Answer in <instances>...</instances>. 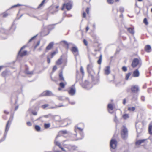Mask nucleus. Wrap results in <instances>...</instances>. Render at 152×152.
<instances>
[{"label":"nucleus","mask_w":152,"mask_h":152,"mask_svg":"<svg viewBox=\"0 0 152 152\" xmlns=\"http://www.w3.org/2000/svg\"><path fill=\"white\" fill-rule=\"evenodd\" d=\"M11 121L10 120H8L6 124L5 133L4 134V137L1 139L0 140V142H2L4 141L6 138L7 132L9 130L10 127V125L11 124Z\"/></svg>","instance_id":"1"},{"label":"nucleus","mask_w":152,"mask_h":152,"mask_svg":"<svg viewBox=\"0 0 152 152\" xmlns=\"http://www.w3.org/2000/svg\"><path fill=\"white\" fill-rule=\"evenodd\" d=\"M123 129L122 130L121 132L122 138L124 139H126L128 137V130L127 129L125 126H123Z\"/></svg>","instance_id":"2"},{"label":"nucleus","mask_w":152,"mask_h":152,"mask_svg":"<svg viewBox=\"0 0 152 152\" xmlns=\"http://www.w3.org/2000/svg\"><path fill=\"white\" fill-rule=\"evenodd\" d=\"M71 50L76 59V57L79 56V50L75 46L72 47Z\"/></svg>","instance_id":"3"},{"label":"nucleus","mask_w":152,"mask_h":152,"mask_svg":"<svg viewBox=\"0 0 152 152\" xmlns=\"http://www.w3.org/2000/svg\"><path fill=\"white\" fill-rule=\"evenodd\" d=\"M77 147L75 145H68L65 146V148L68 149V151L73 152L75 150Z\"/></svg>","instance_id":"4"},{"label":"nucleus","mask_w":152,"mask_h":152,"mask_svg":"<svg viewBox=\"0 0 152 152\" xmlns=\"http://www.w3.org/2000/svg\"><path fill=\"white\" fill-rule=\"evenodd\" d=\"M93 65L92 63H90L87 66V70L88 72L90 74H91L93 73H94V72L93 69Z\"/></svg>","instance_id":"5"},{"label":"nucleus","mask_w":152,"mask_h":152,"mask_svg":"<svg viewBox=\"0 0 152 152\" xmlns=\"http://www.w3.org/2000/svg\"><path fill=\"white\" fill-rule=\"evenodd\" d=\"M82 86L83 88L88 90L90 89L92 87V84L87 80L85 81Z\"/></svg>","instance_id":"6"},{"label":"nucleus","mask_w":152,"mask_h":152,"mask_svg":"<svg viewBox=\"0 0 152 152\" xmlns=\"http://www.w3.org/2000/svg\"><path fill=\"white\" fill-rule=\"evenodd\" d=\"M117 142L115 139H112L110 141V147L111 148L115 149L117 146Z\"/></svg>","instance_id":"7"},{"label":"nucleus","mask_w":152,"mask_h":152,"mask_svg":"<svg viewBox=\"0 0 152 152\" xmlns=\"http://www.w3.org/2000/svg\"><path fill=\"white\" fill-rule=\"evenodd\" d=\"M139 60L137 58H135L132 61L131 66L133 68H134L139 64Z\"/></svg>","instance_id":"8"},{"label":"nucleus","mask_w":152,"mask_h":152,"mask_svg":"<svg viewBox=\"0 0 152 152\" xmlns=\"http://www.w3.org/2000/svg\"><path fill=\"white\" fill-rule=\"evenodd\" d=\"M131 91L134 93H137L140 91L139 87L137 85L133 86H132L131 88Z\"/></svg>","instance_id":"9"},{"label":"nucleus","mask_w":152,"mask_h":152,"mask_svg":"<svg viewBox=\"0 0 152 152\" xmlns=\"http://www.w3.org/2000/svg\"><path fill=\"white\" fill-rule=\"evenodd\" d=\"M63 7H65L67 10H69L72 7V2H70L63 4Z\"/></svg>","instance_id":"10"},{"label":"nucleus","mask_w":152,"mask_h":152,"mask_svg":"<svg viewBox=\"0 0 152 152\" xmlns=\"http://www.w3.org/2000/svg\"><path fill=\"white\" fill-rule=\"evenodd\" d=\"M27 47V45H25L24 46H23L20 50V51H19L18 53V55H20L22 57L26 55L27 53V51H24L23 52V53H21V50H22L23 49H24L25 47Z\"/></svg>","instance_id":"11"},{"label":"nucleus","mask_w":152,"mask_h":152,"mask_svg":"<svg viewBox=\"0 0 152 152\" xmlns=\"http://www.w3.org/2000/svg\"><path fill=\"white\" fill-rule=\"evenodd\" d=\"M107 107L108 109V111L110 113H112L113 112V110L114 108L113 105L111 104H109L107 105Z\"/></svg>","instance_id":"12"},{"label":"nucleus","mask_w":152,"mask_h":152,"mask_svg":"<svg viewBox=\"0 0 152 152\" xmlns=\"http://www.w3.org/2000/svg\"><path fill=\"white\" fill-rule=\"evenodd\" d=\"M75 88L73 87H71L70 88V90L69 91V94H70L71 95H74L75 94Z\"/></svg>","instance_id":"13"},{"label":"nucleus","mask_w":152,"mask_h":152,"mask_svg":"<svg viewBox=\"0 0 152 152\" xmlns=\"http://www.w3.org/2000/svg\"><path fill=\"white\" fill-rule=\"evenodd\" d=\"M140 75V73L139 71L137 69H136L134 71L132 74V76L134 77H138Z\"/></svg>","instance_id":"14"},{"label":"nucleus","mask_w":152,"mask_h":152,"mask_svg":"<svg viewBox=\"0 0 152 152\" xmlns=\"http://www.w3.org/2000/svg\"><path fill=\"white\" fill-rule=\"evenodd\" d=\"M41 95H53V94L51 91L47 90L43 92Z\"/></svg>","instance_id":"15"},{"label":"nucleus","mask_w":152,"mask_h":152,"mask_svg":"<svg viewBox=\"0 0 152 152\" xmlns=\"http://www.w3.org/2000/svg\"><path fill=\"white\" fill-rule=\"evenodd\" d=\"M110 72V68L109 66H107L104 69V73L105 74L108 75L109 74Z\"/></svg>","instance_id":"16"},{"label":"nucleus","mask_w":152,"mask_h":152,"mask_svg":"<svg viewBox=\"0 0 152 152\" xmlns=\"http://www.w3.org/2000/svg\"><path fill=\"white\" fill-rule=\"evenodd\" d=\"M53 42H51L50 43L48 46L46 48L45 51L46 52L47 50H49L51 49L53 45Z\"/></svg>","instance_id":"17"},{"label":"nucleus","mask_w":152,"mask_h":152,"mask_svg":"<svg viewBox=\"0 0 152 152\" xmlns=\"http://www.w3.org/2000/svg\"><path fill=\"white\" fill-rule=\"evenodd\" d=\"M59 78L60 81H64V79L63 77L62 72H61L59 75Z\"/></svg>","instance_id":"18"},{"label":"nucleus","mask_w":152,"mask_h":152,"mask_svg":"<svg viewBox=\"0 0 152 152\" xmlns=\"http://www.w3.org/2000/svg\"><path fill=\"white\" fill-rule=\"evenodd\" d=\"M58 99L61 101L67 100L68 98L64 96H60L58 97Z\"/></svg>","instance_id":"19"},{"label":"nucleus","mask_w":152,"mask_h":152,"mask_svg":"<svg viewBox=\"0 0 152 152\" xmlns=\"http://www.w3.org/2000/svg\"><path fill=\"white\" fill-rule=\"evenodd\" d=\"M145 49L146 52H150L151 50V47L149 45H147L145 46Z\"/></svg>","instance_id":"20"},{"label":"nucleus","mask_w":152,"mask_h":152,"mask_svg":"<svg viewBox=\"0 0 152 152\" xmlns=\"http://www.w3.org/2000/svg\"><path fill=\"white\" fill-rule=\"evenodd\" d=\"M146 140V139H142L139 140L135 142V144L136 145H139L142 143L144 142L145 140Z\"/></svg>","instance_id":"21"},{"label":"nucleus","mask_w":152,"mask_h":152,"mask_svg":"<svg viewBox=\"0 0 152 152\" xmlns=\"http://www.w3.org/2000/svg\"><path fill=\"white\" fill-rule=\"evenodd\" d=\"M51 115L50 114H49L48 115H45L44 116H42L41 117H39L38 118L37 120H40L42 121H43V120H42L41 119L42 118H49L50 116H51Z\"/></svg>","instance_id":"22"},{"label":"nucleus","mask_w":152,"mask_h":152,"mask_svg":"<svg viewBox=\"0 0 152 152\" xmlns=\"http://www.w3.org/2000/svg\"><path fill=\"white\" fill-rule=\"evenodd\" d=\"M59 137L58 135H57L56 137L55 140H54V142L55 143V144L56 145V146H57L59 147L61 146V143L58 141H56V139L57 138Z\"/></svg>","instance_id":"23"},{"label":"nucleus","mask_w":152,"mask_h":152,"mask_svg":"<svg viewBox=\"0 0 152 152\" xmlns=\"http://www.w3.org/2000/svg\"><path fill=\"white\" fill-rule=\"evenodd\" d=\"M114 121L116 123V127L118 125V124L119 123V122L115 114V117L114 118Z\"/></svg>","instance_id":"24"},{"label":"nucleus","mask_w":152,"mask_h":152,"mask_svg":"<svg viewBox=\"0 0 152 152\" xmlns=\"http://www.w3.org/2000/svg\"><path fill=\"white\" fill-rule=\"evenodd\" d=\"M60 44L61 45H70L71 44L72 45H74L72 43H68V42L66 41H62L61 42H60Z\"/></svg>","instance_id":"25"},{"label":"nucleus","mask_w":152,"mask_h":152,"mask_svg":"<svg viewBox=\"0 0 152 152\" xmlns=\"http://www.w3.org/2000/svg\"><path fill=\"white\" fill-rule=\"evenodd\" d=\"M62 57L61 56L60 58L56 61V64L57 65H60L62 63Z\"/></svg>","instance_id":"26"},{"label":"nucleus","mask_w":152,"mask_h":152,"mask_svg":"<svg viewBox=\"0 0 152 152\" xmlns=\"http://www.w3.org/2000/svg\"><path fill=\"white\" fill-rule=\"evenodd\" d=\"M25 72L26 73L29 75H32L33 74V71H29L28 68H26V69Z\"/></svg>","instance_id":"27"},{"label":"nucleus","mask_w":152,"mask_h":152,"mask_svg":"<svg viewBox=\"0 0 152 152\" xmlns=\"http://www.w3.org/2000/svg\"><path fill=\"white\" fill-rule=\"evenodd\" d=\"M127 29L128 31H129L130 33L132 34H134V32L133 28H127Z\"/></svg>","instance_id":"28"},{"label":"nucleus","mask_w":152,"mask_h":152,"mask_svg":"<svg viewBox=\"0 0 152 152\" xmlns=\"http://www.w3.org/2000/svg\"><path fill=\"white\" fill-rule=\"evenodd\" d=\"M35 130L37 132H39L41 130V127L38 125H35L34 126Z\"/></svg>","instance_id":"29"},{"label":"nucleus","mask_w":152,"mask_h":152,"mask_svg":"<svg viewBox=\"0 0 152 152\" xmlns=\"http://www.w3.org/2000/svg\"><path fill=\"white\" fill-rule=\"evenodd\" d=\"M54 119L56 121L58 122H60L61 121V117L59 116L58 115L55 116V117H54Z\"/></svg>","instance_id":"30"},{"label":"nucleus","mask_w":152,"mask_h":152,"mask_svg":"<svg viewBox=\"0 0 152 152\" xmlns=\"http://www.w3.org/2000/svg\"><path fill=\"white\" fill-rule=\"evenodd\" d=\"M64 106V105H56V106L54 107H48V108H49V109H55V108H57L61 107Z\"/></svg>","instance_id":"31"},{"label":"nucleus","mask_w":152,"mask_h":152,"mask_svg":"<svg viewBox=\"0 0 152 152\" xmlns=\"http://www.w3.org/2000/svg\"><path fill=\"white\" fill-rule=\"evenodd\" d=\"M102 58V54H100L99 59L97 61V63L99 64H100L101 63Z\"/></svg>","instance_id":"32"},{"label":"nucleus","mask_w":152,"mask_h":152,"mask_svg":"<svg viewBox=\"0 0 152 152\" xmlns=\"http://www.w3.org/2000/svg\"><path fill=\"white\" fill-rule=\"evenodd\" d=\"M131 75V72H129L126 74V76L125 80H127L129 79V77Z\"/></svg>","instance_id":"33"},{"label":"nucleus","mask_w":152,"mask_h":152,"mask_svg":"<svg viewBox=\"0 0 152 152\" xmlns=\"http://www.w3.org/2000/svg\"><path fill=\"white\" fill-rule=\"evenodd\" d=\"M148 131L150 134H152V125H149L148 128Z\"/></svg>","instance_id":"34"},{"label":"nucleus","mask_w":152,"mask_h":152,"mask_svg":"<svg viewBox=\"0 0 152 152\" xmlns=\"http://www.w3.org/2000/svg\"><path fill=\"white\" fill-rule=\"evenodd\" d=\"M135 108L134 107H129L128 108V110L129 111H134L135 110Z\"/></svg>","instance_id":"35"},{"label":"nucleus","mask_w":152,"mask_h":152,"mask_svg":"<svg viewBox=\"0 0 152 152\" xmlns=\"http://www.w3.org/2000/svg\"><path fill=\"white\" fill-rule=\"evenodd\" d=\"M44 126L45 128H48L50 126V123L45 124L44 125Z\"/></svg>","instance_id":"36"},{"label":"nucleus","mask_w":152,"mask_h":152,"mask_svg":"<svg viewBox=\"0 0 152 152\" xmlns=\"http://www.w3.org/2000/svg\"><path fill=\"white\" fill-rule=\"evenodd\" d=\"M49 104H45L42 105L41 106V107L43 109H45L46 107H48Z\"/></svg>","instance_id":"37"},{"label":"nucleus","mask_w":152,"mask_h":152,"mask_svg":"<svg viewBox=\"0 0 152 152\" xmlns=\"http://www.w3.org/2000/svg\"><path fill=\"white\" fill-rule=\"evenodd\" d=\"M123 118L124 119H126L127 118H129V115L128 114H124L123 115Z\"/></svg>","instance_id":"38"},{"label":"nucleus","mask_w":152,"mask_h":152,"mask_svg":"<svg viewBox=\"0 0 152 152\" xmlns=\"http://www.w3.org/2000/svg\"><path fill=\"white\" fill-rule=\"evenodd\" d=\"M59 86L60 87L62 88H64L65 85L63 82H61L59 84Z\"/></svg>","instance_id":"39"},{"label":"nucleus","mask_w":152,"mask_h":152,"mask_svg":"<svg viewBox=\"0 0 152 152\" xmlns=\"http://www.w3.org/2000/svg\"><path fill=\"white\" fill-rule=\"evenodd\" d=\"M45 0H43L41 3L39 5L38 7V8H39L41 7H42L44 4Z\"/></svg>","instance_id":"40"},{"label":"nucleus","mask_w":152,"mask_h":152,"mask_svg":"<svg viewBox=\"0 0 152 152\" xmlns=\"http://www.w3.org/2000/svg\"><path fill=\"white\" fill-rule=\"evenodd\" d=\"M79 72L78 71H77L76 74V81L79 80Z\"/></svg>","instance_id":"41"},{"label":"nucleus","mask_w":152,"mask_h":152,"mask_svg":"<svg viewBox=\"0 0 152 152\" xmlns=\"http://www.w3.org/2000/svg\"><path fill=\"white\" fill-rule=\"evenodd\" d=\"M53 28V27L51 25H49L48 27V30H51Z\"/></svg>","instance_id":"42"},{"label":"nucleus","mask_w":152,"mask_h":152,"mask_svg":"<svg viewBox=\"0 0 152 152\" xmlns=\"http://www.w3.org/2000/svg\"><path fill=\"white\" fill-rule=\"evenodd\" d=\"M143 22L146 25H147L148 24V22L146 18H145L144 19Z\"/></svg>","instance_id":"43"},{"label":"nucleus","mask_w":152,"mask_h":152,"mask_svg":"<svg viewBox=\"0 0 152 152\" xmlns=\"http://www.w3.org/2000/svg\"><path fill=\"white\" fill-rule=\"evenodd\" d=\"M22 6V5H21V4H16V5H13V6H12L11 7V8H14V7H18V6Z\"/></svg>","instance_id":"44"},{"label":"nucleus","mask_w":152,"mask_h":152,"mask_svg":"<svg viewBox=\"0 0 152 152\" xmlns=\"http://www.w3.org/2000/svg\"><path fill=\"white\" fill-rule=\"evenodd\" d=\"M67 100L69 102L72 104H75V102L74 101H70L68 98Z\"/></svg>","instance_id":"45"},{"label":"nucleus","mask_w":152,"mask_h":152,"mask_svg":"<svg viewBox=\"0 0 152 152\" xmlns=\"http://www.w3.org/2000/svg\"><path fill=\"white\" fill-rule=\"evenodd\" d=\"M80 72L82 73L83 75H84V72L82 66H81L80 67Z\"/></svg>","instance_id":"46"},{"label":"nucleus","mask_w":152,"mask_h":152,"mask_svg":"<svg viewBox=\"0 0 152 152\" xmlns=\"http://www.w3.org/2000/svg\"><path fill=\"white\" fill-rule=\"evenodd\" d=\"M122 70L124 72H126L127 70V67L125 66H124L122 67Z\"/></svg>","instance_id":"47"},{"label":"nucleus","mask_w":152,"mask_h":152,"mask_svg":"<svg viewBox=\"0 0 152 152\" xmlns=\"http://www.w3.org/2000/svg\"><path fill=\"white\" fill-rule=\"evenodd\" d=\"M37 35H35L33 37H32L29 41L28 42H30L32 40L34 39L36 37H37Z\"/></svg>","instance_id":"48"},{"label":"nucleus","mask_w":152,"mask_h":152,"mask_svg":"<svg viewBox=\"0 0 152 152\" xmlns=\"http://www.w3.org/2000/svg\"><path fill=\"white\" fill-rule=\"evenodd\" d=\"M120 11L121 12H123L124 11V8L122 7H121L119 8Z\"/></svg>","instance_id":"49"},{"label":"nucleus","mask_w":152,"mask_h":152,"mask_svg":"<svg viewBox=\"0 0 152 152\" xmlns=\"http://www.w3.org/2000/svg\"><path fill=\"white\" fill-rule=\"evenodd\" d=\"M26 124L28 126H31L32 125L30 121L27 122Z\"/></svg>","instance_id":"50"},{"label":"nucleus","mask_w":152,"mask_h":152,"mask_svg":"<svg viewBox=\"0 0 152 152\" xmlns=\"http://www.w3.org/2000/svg\"><path fill=\"white\" fill-rule=\"evenodd\" d=\"M6 72L4 71L2 72L1 75L5 77L6 76Z\"/></svg>","instance_id":"51"},{"label":"nucleus","mask_w":152,"mask_h":152,"mask_svg":"<svg viewBox=\"0 0 152 152\" xmlns=\"http://www.w3.org/2000/svg\"><path fill=\"white\" fill-rule=\"evenodd\" d=\"M31 112L34 115H36L37 114V111H32Z\"/></svg>","instance_id":"52"},{"label":"nucleus","mask_w":152,"mask_h":152,"mask_svg":"<svg viewBox=\"0 0 152 152\" xmlns=\"http://www.w3.org/2000/svg\"><path fill=\"white\" fill-rule=\"evenodd\" d=\"M83 43H84V44L86 45H88V42L86 39H84L83 40Z\"/></svg>","instance_id":"53"},{"label":"nucleus","mask_w":152,"mask_h":152,"mask_svg":"<svg viewBox=\"0 0 152 152\" xmlns=\"http://www.w3.org/2000/svg\"><path fill=\"white\" fill-rule=\"evenodd\" d=\"M113 0H107V2L108 3L112 4L113 2Z\"/></svg>","instance_id":"54"},{"label":"nucleus","mask_w":152,"mask_h":152,"mask_svg":"<svg viewBox=\"0 0 152 152\" xmlns=\"http://www.w3.org/2000/svg\"><path fill=\"white\" fill-rule=\"evenodd\" d=\"M56 53V51H54L51 53V58H52L53 56Z\"/></svg>","instance_id":"55"},{"label":"nucleus","mask_w":152,"mask_h":152,"mask_svg":"<svg viewBox=\"0 0 152 152\" xmlns=\"http://www.w3.org/2000/svg\"><path fill=\"white\" fill-rule=\"evenodd\" d=\"M80 135L82 137V138H81L80 139H81L83 138V132L82 131L81 132H80Z\"/></svg>","instance_id":"56"},{"label":"nucleus","mask_w":152,"mask_h":152,"mask_svg":"<svg viewBox=\"0 0 152 152\" xmlns=\"http://www.w3.org/2000/svg\"><path fill=\"white\" fill-rule=\"evenodd\" d=\"M59 148L60 149H61L62 151H64V152H66V150H65V149H64V148L63 147H62L61 146H60V147H59Z\"/></svg>","instance_id":"57"},{"label":"nucleus","mask_w":152,"mask_h":152,"mask_svg":"<svg viewBox=\"0 0 152 152\" xmlns=\"http://www.w3.org/2000/svg\"><path fill=\"white\" fill-rule=\"evenodd\" d=\"M40 42V41H39L37 42V44L35 46V48H36L39 45Z\"/></svg>","instance_id":"58"},{"label":"nucleus","mask_w":152,"mask_h":152,"mask_svg":"<svg viewBox=\"0 0 152 152\" xmlns=\"http://www.w3.org/2000/svg\"><path fill=\"white\" fill-rule=\"evenodd\" d=\"M57 69V67L56 66H54L53 69V71H55Z\"/></svg>","instance_id":"59"},{"label":"nucleus","mask_w":152,"mask_h":152,"mask_svg":"<svg viewBox=\"0 0 152 152\" xmlns=\"http://www.w3.org/2000/svg\"><path fill=\"white\" fill-rule=\"evenodd\" d=\"M141 100L142 101H144V100H145V97H144V96H141Z\"/></svg>","instance_id":"60"},{"label":"nucleus","mask_w":152,"mask_h":152,"mask_svg":"<svg viewBox=\"0 0 152 152\" xmlns=\"http://www.w3.org/2000/svg\"><path fill=\"white\" fill-rule=\"evenodd\" d=\"M50 62V58L48 57H47V62L49 64Z\"/></svg>","instance_id":"61"},{"label":"nucleus","mask_w":152,"mask_h":152,"mask_svg":"<svg viewBox=\"0 0 152 152\" xmlns=\"http://www.w3.org/2000/svg\"><path fill=\"white\" fill-rule=\"evenodd\" d=\"M8 15V14L7 13H4L3 14V16L4 17H6Z\"/></svg>","instance_id":"62"},{"label":"nucleus","mask_w":152,"mask_h":152,"mask_svg":"<svg viewBox=\"0 0 152 152\" xmlns=\"http://www.w3.org/2000/svg\"><path fill=\"white\" fill-rule=\"evenodd\" d=\"M62 133L63 134H66L67 133V131L66 130H63L61 131Z\"/></svg>","instance_id":"63"},{"label":"nucleus","mask_w":152,"mask_h":152,"mask_svg":"<svg viewBox=\"0 0 152 152\" xmlns=\"http://www.w3.org/2000/svg\"><path fill=\"white\" fill-rule=\"evenodd\" d=\"M126 99H124L123 100V104H126Z\"/></svg>","instance_id":"64"}]
</instances>
